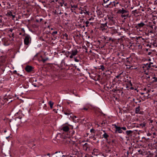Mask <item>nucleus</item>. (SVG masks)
Masks as SVG:
<instances>
[{"mask_svg": "<svg viewBox=\"0 0 157 157\" xmlns=\"http://www.w3.org/2000/svg\"><path fill=\"white\" fill-rule=\"evenodd\" d=\"M117 13L121 14V17L122 18H124V19H125L126 17H128V11L127 10H124V8L119 10L117 11Z\"/></svg>", "mask_w": 157, "mask_h": 157, "instance_id": "1", "label": "nucleus"}, {"mask_svg": "<svg viewBox=\"0 0 157 157\" xmlns=\"http://www.w3.org/2000/svg\"><path fill=\"white\" fill-rule=\"evenodd\" d=\"M108 26H107V22H106L104 24H101L100 29V30L102 31H104L105 30H106Z\"/></svg>", "mask_w": 157, "mask_h": 157, "instance_id": "2", "label": "nucleus"}, {"mask_svg": "<svg viewBox=\"0 0 157 157\" xmlns=\"http://www.w3.org/2000/svg\"><path fill=\"white\" fill-rule=\"evenodd\" d=\"M115 128L116 129L114 132L115 133H117V132L119 133H121L123 132L122 130H121V128L120 127L117 126L116 124H114Z\"/></svg>", "mask_w": 157, "mask_h": 157, "instance_id": "3", "label": "nucleus"}, {"mask_svg": "<svg viewBox=\"0 0 157 157\" xmlns=\"http://www.w3.org/2000/svg\"><path fill=\"white\" fill-rule=\"evenodd\" d=\"M31 39L29 36L28 35L26 36L24 40L25 44L26 45H28Z\"/></svg>", "mask_w": 157, "mask_h": 157, "instance_id": "4", "label": "nucleus"}, {"mask_svg": "<svg viewBox=\"0 0 157 157\" xmlns=\"http://www.w3.org/2000/svg\"><path fill=\"white\" fill-rule=\"evenodd\" d=\"M83 149L87 152L89 151H90V146L87 143H85L83 146Z\"/></svg>", "mask_w": 157, "mask_h": 157, "instance_id": "5", "label": "nucleus"}, {"mask_svg": "<svg viewBox=\"0 0 157 157\" xmlns=\"http://www.w3.org/2000/svg\"><path fill=\"white\" fill-rule=\"evenodd\" d=\"M33 69V67L30 66H27L25 68V70L28 72H31L32 71Z\"/></svg>", "mask_w": 157, "mask_h": 157, "instance_id": "6", "label": "nucleus"}, {"mask_svg": "<svg viewBox=\"0 0 157 157\" xmlns=\"http://www.w3.org/2000/svg\"><path fill=\"white\" fill-rule=\"evenodd\" d=\"M145 25V24L143 22H141L140 23H139L136 26V27L137 28H140Z\"/></svg>", "mask_w": 157, "mask_h": 157, "instance_id": "7", "label": "nucleus"}, {"mask_svg": "<svg viewBox=\"0 0 157 157\" xmlns=\"http://www.w3.org/2000/svg\"><path fill=\"white\" fill-rule=\"evenodd\" d=\"M151 64H153V63L151 62H150L149 64L146 63L145 65V66L146 67H147V69L151 67H155V66L154 65H151Z\"/></svg>", "mask_w": 157, "mask_h": 157, "instance_id": "8", "label": "nucleus"}, {"mask_svg": "<svg viewBox=\"0 0 157 157\" xmlns=\"http://www.w3.org/2000/svg\"><path fill=\"white\" fill-rule=\"evenodd\" d=\"M62 129L64 131L67 132L69 131V128L68 126H65L63 127Z\"/></svg>", "mask_w": 157, "mask_h": 157, "instance_id": "9", "label": "nucleus"}, {"mask_svg": "<svg viewBox=\"0 0 157 157\" xmlns=\"http://www.w3.org/2000/svg\"><path fill=\"white\" fill-rule=\"evenodd\" d=\"M78 51L77 49H75V50H72L71 51V54H72V55H73L74 56H75L77 55Z\"/></svg>", "mask_w": 157, "mask_h": 157, "instance_id": "10", "label": "nucleus"}, {"mask_svg": "<svg viewBox=\"0 0 157 157\" xmlns=\"http://www.w3.org/2000/svg\"><path fill=\"white\" fill-rule=\"evenodd\" d=\"M140 106H138V107L136 108L135 109V113L136 114H141V113L140 112Z\"/></svg>", "mask_w": 157, "mask_h": 157, "instance_id": "11", "label": "nucleus"}, {"mask_svg": "<svg viewBox=\"0 0 157 157\" xmlns=\"http://www.w3.org/2000/svg\"><path fill=\"white\" fill-rule=\"evenodd\" d=\"M62 111L63 112L64 114H65V115H70V114H71V113H72L71 112V111L70 110H68L66 112H65V111H63V109Z\"/></svg>", "mask_w": 157, "mask_h": 157, "instance_id": "12", "label": "nucleus"}, {"mask_svg": "<svg viewBox=\"0 0 157 157\" xmlns=\"http://www.w3.org/2000/svg\"><path fill=\"white\" fill-rule=\"evenodd\" d=\"M103 132H105L104 134L103 135V137L105 139H107L108 137L109 136L107 134V133L105 132V131H103Z\"/></svg>", "mask_w": 157, "mask_h": 157, "instance_id": "13", "label": "nucleus"}, {"mask_svg": "<svg viewBox=\"0 0 157 157\" xmlns=\"http://www.w3.org/2000/svg\"><path fill=\"white\" fill-rule=\"evenodd\" d=\"M55 153L56 154L58 153L57 155L56 156L57 157H61L62 155V152H60V151H59L58 152L57 151H56L55 152Z\"/></svg>", "mask_w": 157, "mask_h": 157, "instance_id": "14", "label": "nucleus"}, {"mask_svg": "<svg viewBox=\"0 0 157 157\" xmlns=\"http://www.w3.org/2000/svg\"><path fill=\"white\" fill-rule=\"evenodd\" d=\"M146 124V123L144 122L143 123L140 124L139 125L140 126L141 128H143L144 127Z\"/></svg>", "mask_w": 157, "mask_h": 157, "instance_id": "15", "label": "nucleus"}, {"mask_svg": "<svg viewBox=\"0 0 157 157\" xmlns=\"http://www.w3.org/2000/svg\"><path fill=\"white\" fill-rule=\"evenodd\" d=\"M133 132L131 130L127 131L126 132V133L127 135L129 136L130 134H132Z\"/></svg>", "mask_w": 157, "mask_h": 157, "instance_id": "16", "label": "nucleus"}, {"mask_svg": "<svg viewBox=\"0 0 157 157\" xmlns=\"http://www.w3.org/2000/svg\"><path fill=\"white\" fill-rule=\"evenodd\" d=\"M103 1L105 3H108V5L107 6L110 5L112 3L111 2H109V0H103Z\"/></svg>", "mask_w": 157, "mask_h": 157, "instance_id": "17", "label": "nucleus"}, {"mask_svg": "<svg viewBox=\"0 0 157 157\" xmlns=\"http://www.w3.org/2000/svg\"><path fill=\"white\" fill-rule=\"evenodd\" d=\"M33 140L30 141L28 142V144L29 147H31V144H33Z\"/></svg>", "mask_w": 157, "mask_h": 157, "instance_id": "18", "label": "nucleus"}, {"mask_svg": "<svg viewBox=\"0 0 157 157\" xmlns=\"http://www.w3.org/2000/svg\"><path fill=\"white\" fill-rule=\"evenodd\" d=\"M49 104L50 105V108L52 109V108L53 105L54 104V103L51 101H50L49 102Z\"/></svg>", "mask_w": 157, "mask_h": 157, "instance_id": "19", "label": "nucleus"}, {"mask_svg": "<svg viewBox=\"0 0 157 157\" xmlns=\"http://www.w3.org/2000/svg\"><path fill=\"white\" fill-rule=\"evenodd\" d=\"M6 15L7 16H11V15H12V12L11 11H8L7 12Z\"/></svg>", "mask_w": 157, "mask_h": 157, "instance_id": "20", "label": "nucleus"}, {"mask_svg": "<svg viewBox=\"0 0 157 157\" xmlns=\"http://www.w3.org/2000/svg\"><path fill=\"white\" fill-rule=\"evenodd\" d=\"M48 60V58H46L45 59H44L42 58L41 61L43 62V63H44L46 61Z\"/></svg>", "mask_w": 157, "mask_h": 157, "instance_id": "21", "label": "nucleus"}, {"mask_svg": "<svg viewBox=\"0 0 157 157\" xmlns=\"http://www.w3.org/2000/svg\"><path fill=\"white\" fill-rule=\"evenodd\" d=\"M105 69V68L103 65H101L100 66V68H99V69H101L102 71H103Z\"/></svg>", "mask_w": 157, "mask_h": 157, "instance_id": "22", "label": "nucleus"}, {"mask_svg": "<svg viewBox=\"0 0 157 157\" xmlns=\"http://www.w3.org/2000/svg\"><path fill=\"white\" fill-rule=\"evenodd\" d=\"M64 36H65L66 38V39L67 40L68 39V35L67 33H65L63 34Z\"/></svg>", "mask_w": 157, "mask_h": 157, "instance_id": "23", "label": "nucleus"}, {"mask_svg": "<svg viewBox=\"0 0 157 157\" xmlns=\"http://www.w3.org/2000/svg\"><path fill=\"white\" fill-rule=\"evenodd\" d=\"M108 19H109L110 21L113 22V17H108Z\"/></svg>", "mask_w": 157, "mask_h": 157, "instance_id": "24", "label": "nucleus"}, {"mask_svg": "<svg viewBox=\"0 0 157 157\" xmlns=\"http://www.w3.org/2000/svg\"><path fill=\"white\" fill-rule=\"evenodd\" d=\"M113 2L114 3V6H116L117 5L119 4V2H116L115 1H114Z\"/></svg>", "mask_w": 157, "mask_h": 157, "instance_id": "25", "label": "nucleus"}, {"mask_svg": "<svg viewBox=\"0 0 157 157\" xmlns=\"http://www.w3.org/2000/svg\"><path fill=\"white\" fill-rule=\"evenodd\" d=\"M135 13H136V14L137 13L136 10H133L132 11V14H134V15H135Z\"/></svg>", "mask_w": 157, "mask_h": 157, "instance_id": "26", "label": "nucleus"}, {"mask_svg": "<svg viewBox=\"0 0 157 157\" xmlns=\"http://www.w3.org/2000/svg\"><path fill=\"white\" fill-rule=\"evenodd\" d=\"M71 7L72 8H77V6L76 5H71Z\"/></svg>", "mask_w": 157, "mask_h": 157, "instance_id": "27", "label": "nucleus"}, {"mask_svg": "<svg viewBox=\"0 0 157 157\" xmlns=\"http://www.w3.org/2000/svg\"><path fill=\"white\" fill-rule=\"evenodd\" d=\"M63 53H64V52H65V55L67 57H68L69 56V54H68L67 53V52H65V51H63L62 52Z\"/></svg>", "mask_w": 157, "mask_h": 157, "instance_id": "28", "label": "nucleus"}, {"mask_svg": "<svg viewBox=\"0 0 157 157\" xmlns=\"http://www.w3.org/2000/svg\"><path fill=\"white\" fill-rule=\"evenodd\" d=\"M57 33V31H55L53 32L52 33V36H54L55 34H56Z\"/></svg>", "mask_w": 157, "mask_h": 157, "instance_id": "29", "label": "nucleus"}, {"mask_svg": "<svg viewBox=\"0 0 157 157\" xmlns=\"http://www.w3.org/2000/svg\"><path fill=\"white\" fill-rule=\"evenodd\" d=\"M90 132L91 133H95V130L94 129L92 128V129H91L90 130Z\"/></svg>", "mask_w": 157, "mask_h": 157, "instance_id": "30", "label": "nucleus"}, {"mask_svg": "<svg viewBox=\"0 0 157 157\" xmlns=\"http://www.w3.org/2000/svg\"><path fill=\"white\" fill-rule=\"evenodd\" d=\"M75 61L76 62H78L79 60L77 59L76 57H74Z\"/></svg>", "mask_w": 157, "mask_h": 157, "instance_id": "31", "label": "nucleus"}, {"mask_svg": "<svg viewBox=\"0 0 157 157\" xmlns=\"http://www.w3.org/2000/svg\"><path fill=\"white\" fill-rule=\"evenodd\" d=\"M106 122L105 121H102V122L101 123V124L102 125V126H103L104 124H105L106 123Z\"/></svg>", "mask_w": 157, "mask_h": 157, "instance_id": "32", "label": "nucleus"}, {"mask_svg": "<svg viewBox=\"0 0 157 157\" xmlns=\"http://www.w3.org/2000/svg\"><path fill=\"white\" fill-rule=\"evenodd\" d=\"M64 3V1H63V2H60L59 4H60L61 6H63Z\"/></svg>", "mask_w": 157, "mask_h": 157, "instance_id": "33", "label": "nucleus"}, {"mask_svg": "<svg viewBox=\"0 0 157 157\" xmlns=\"http://www.w3.org/2000/svg\"><path fill=\"white\" fill-rule=\"evenodd\" d=\"M153 79H154V81L157 82V78L156 77H154L153 78Z\"/></svg>", "mask_w": 157, "mask_h": 157, "instance_id": "34", "label": "nucleus"}, {"mask_svg": "<svg viewBox=\"0 0 157 157\" xmlns=\"http://www.w3.org/2000/svg\"><path fill=\"white\" fill-rule=\"evenodd\" d=\"M89 23V21H86V27H87L88 26V24Z\"/></svg>", "mask_w": 157, "mask_h": 157, "instance_id": "35", "label": "nucleus"}, {"mask_svg": "<svg viewBox=\"0 0 157 157\" xmlns=\"http://www.w3.org/2000/svg\"><path fill=\"white\" fill-rule=\"evenodd\" d=\"M14 33H13L11 35V36H10V35L9 36L10 37H12L13 38H14Z\"/></svg>", "mask_w": 157, "mask_h": 157, "instance_id": "36", "label": "nucleus"}, {"mask_svg": "<svg viewBox=\"0 0 157 157\" xmlns=\"http://www.w3.org/2000/svg\"><path fill=\"white\" fill-rule=\"evenodd\" d=\"M121 129H123L124 130H125L126 129V128L125 127H122L121 128Z\"/></svg>", "mask_w": 157, "mask_h": 157, "instance_id": "37", "label": "nucleus"}, {"mask_svg": "<svg viewBox=\"0 0 157 157\" xmlns=\"http://www.w3.org/2000/svg\"><path fill=\"white\" fill-rule=\"evenodd\" d=\"M109 40H112V41H114V40L113 39H112V38H111V37H109Z\"/></svg>", "mask_w": 157, "mask_h": 157, "instance_id": "38", "label": "nucleus"}, {"mask_svg": "<svg viewBox=\"0 0 157 157\" xmlns=\"http://www.w3.org/2000/svg\"><path fill=\"white\" fill-rule=\"evenodd\" d=\"M73 56H74L73 55H72V54H71V56H70V58H71V59L73 58Z\"/></svg>", "mask_w": 157, "mask_h": 157, "instance_id": "39", "label": "nucleus"}, {"mask_svg": "<svg viewBox=\"0 0 157 157\" xmlns=\"http://www.w3.org/2000/svg\"><path fill=\"white\" fill-rule=\"evenodd\" d=\"M129 83L131 86H132V85L131 81H129Z\"/></svg>", "mask_w": 157, "mask_h": 157, "instance_id": "40", "label": "nucleus"}, {"mask_svg": "<svg viewBox=\"0 0 157 157\" xmlns=\"http://www.w3.org/2000/svg\"><path fill=\"white\" fill-rule=\"evenodd\" d=\"M147 46L149 47L150 48H151V45H150L149 44H147Z\"/></svg>", "mask_w": 157, "mask_h": 157, "instance_id": "41", "label": "nucleus"}, {"mask_svg": "<svg viewBox=\"0 0 157 157\" xmlns=\"http://www.w3.org/2000/svg\"><path fill=\"white\" fill-rule=\"evenodd\" d=\"M121 74V73L119 75H117V76H116V78H118L120 76V75Z\"/></svg>", "mask_w": 157, "mask_h": 157, "instance_id": "42", "label": "nucleus"}, {"mask_svg": "<svg viewBox=\"0 0 157 157\" xmlns=\"http://www.w3.org/2000/svg\"><path fill=\"white\" fill-rule=\"evenodd\" d=\"M66 52H67V53L68 54H71V52H69L68 51H67Z\"/></svg>", "mask_w": 157, "mask_h": 157, "instance_id": "43", "label": "nucleus"}, {"mask_svg": "<svg viewBox=\"0 0 157 157\" xmlns=\"http://www.w3.org/2000/svg\"><path fill=\"white\" fill-rule=\"evenodd\" d=\"M84 110H88V109L86 108H84L83 109Z\"/></svg>", "mask_w": 157, "mask_h": 157, "instance_id": "44", "label": "nucleus"}, {"mask_svg": "<svg viewBox=\"0 0 157 157\" xmlns=\"http://www.w3.org/2000/svg\"><path fill=\"white\" fill-rule=\"evenodd\" d=\"M151 52H148V55H151Z\"/></svg>", "mask_w": 157, "mask_h": 157, "instance_id": "45", "label": "nucleus"}, {"mask_svg": "<svg viewBox=\"0 0 157 157\" xmlns=\"http://www.w3.org/2000/svg\"><path fill=\"white\" fill-rule=\"evenodd\" d=\"M11 16H12L13 17V18H14L15 17V15H13V14L12 15H11Z\"/></svg>", "mask_w": 157, "mask_h": 157, "instance_id": "46", "label": "nucleus"}, {"mask_svg": "<svg viewBox=\"0 0 157 157\" xmlns=\"http://www.w3.org/2000/svg\"><path fill=\"white\" fill-rule=\"evenodd\" d=\"M150 92V90H148L147 91V94L148 93Z\"/></svg>", "mask_w": 157, "mask_h": 157, "instance_id": "47", "label": "nucleus"}, {"mask_svg": "<svg viewBox=\"0 0 157 157\" xmlns=\"http://www.w3.org/2000/svg\"><path fill=\"white\" fill-rule=\"evenodd\" d=\"M13 73H17V71H16L15 70L14 71H13Z\"/></svg>", "mask_w": 157, "mask_h": 157, "instance_id": "48", "label": "nucleus"}, {"mask_svg": "<svg viewBox=\"0 0 157 157\" xmlns=\"http://www.w3.org/2000/svg\"><path fill=\"white\" fill-rule=\"evenodd\" d=\"M10 31L11 32H12L13 31V29H10Z\"/></svg>", "mask_w": 157, "mask_h": 157, "instance_id": "49", "label": "nucleus"}, {"mask_svg": "<svg viewBox=\"0 0 157 157\" xmlns=\"http://www.w3.org/2000/svg\"><path fill=\"white\" fill-rule=\"evenodd\" d=\"M140 94H141V95H143V94H144V93H141Z\"/></svg>", "mask_w": 157, "mask_h": 157, "instance_id": "50", "label": "nucleus"}, {"mask_svg": "<svg viewBox=\"0 0 157 157\" xmlns=\"http://www.w3.org/2000/svg\"><path fill=\"white\" fill-rule=\"evenodd\" d=\"M97 150V149H94V151H96V150Z\"/></svg>", "mask_w": 157, "mask_h": 157, "instance_id": "51", "label": "nucleus"}, {"mask_svg": "<svg viewBox=\"0 0 157 157\" xmlns=\"http://www.w3.org/2000/svg\"><path fill=\"white\" fill-rule=\"evenodd\" d=\"M144 90H146V88H144Z\"/></svg>", "mask_w": 157, "mask_h": 157, "instance_id": "52", "label": "nucleus"}, {"mask_svg": "<svg viewBox=\"0 0 157 157\" xmlns=\"http://www.w3.org/2000/svg\"><path fill=\"white\" fill-rule=\"evenodd\" d=\"M147 78H150V77L149 76H147Z\"/></svg>", "mask_w": 157, "mask_h": 157, "instance_id": "53", "label": "nucleus"}, {"mask_svg": "<svg viewBox=\"0 0 157 157\" xmlns=\"http://www.w3.org/2000/svg\"><path fill=\"white\" fill-rule=\"evenodd\" d=\"M155 42H154V43H153V45H155Z\"/></svg>", "mask_w": 157, "mask_h": 157, "instance_id": "54", "label": "nucleus"}, {"mask_svg": "<svg viewBox=\"0 0 157 157\" xmlns=\"http://www.w3.org/2000/svg\"><path fill=\"white\" fill-rule=\"evenodd\" d=\"M67 4H66H66H64V6H67Z\"/></svg>", "mask_w": 157, "mask_h": 157, "instance_id": "55", "label": "nucleus"}, {"mask_svg": "<svg viewBox=\"0 0 157 157\" xmlns=\"http://www.w3.org/2000/svg\"><path fill=\"white\" fill-rule=\"evenodd\" d=\"M55 1L56 2H57L58 1V0H55Z\"/></svg>", "mask_w": 157, "mask_h": 157, "instance_id": "56", "label": "nucleus"}, {"mask_svg": "<svg viewBox=\"0 0 157 157\" xmlns=\"http://www.w3.org/2000/svg\"><path fill=\"white\" fill-rule=\"evenodd\" d=\"M47 155H50V154H49V153H48V154H47Z\"/></svg>", "mask_w": 157, "mask_h": 157, "instance_id": "57", "label": "nucleus"}, {"mask_svg": "<svg viewBox=\"0 0 157 157\" xmlns=\"http://www.w3.org/2000/svg\"><path fill=\"white\" fill-rule=\"evenodd\" d=\"M141 101V100H140V101H138V102H140Z\"/></svg>", "mask_w": 157, "mask_h": 157, "instance_id": "58", "label": "nucleus"}, {"mask_svg": "<svg viewBox=\"0 0 157 157\" xmlns=\"http://www.w3.org/2000/svg\"><path fill=\"white\" fill-rule=\"evenodd\" d=\"M91 18H90L89 19V21H90V20H91Z\"/></svg>", "mask_w": 157, "mask_h": 157, "instance_id": "59", "label": "nucleus"}, {"mask_svg": "<svg viewBox=\"0 0 157 157\" xmlns=\"http://www.w3.org/2000/svg\"><path fill=\"white\" fill-rule=\"evenodd\" d=\"M134 100H135V99H133V101H134Z\"/></svg>", "mask_w": 157, "mask_h": 157, "instance_id": "60", "label": "nucleus"}, {"mask_svg": "<svg viewBox=\"0 0 157 157\" xmlns=\"http://www.w3.org/2000/svg\"><path fill=\"white\" fill-rule=\"evenodd\" d=\"M51 30H53V28H52L51 29Z\"/></svg>", "mask_w": 157, "mask_h": 157, "instance_id": "61", "label": "nucleus"}, {"mask_svg": "<svg viewBox=\"0 0 157 157\" xmlns=\"http://www.w3.org/2000/svg\"><path fill=\"white\" fill-rule=\"evenodd\" d=\"M74 117H75V118H76V116H74Z\"/></svg>", "mask_w": 157, "mask_h": 157, "instance_id": "62", "label": "nucleus"}, {"mask_svg": "<svg viewBox=\"0 0 157 157\" xmlns=\"http://www.w3.org/2000/svg\"><path fill=\"white\" fill-rule=\"evenodd\" d=\"M135 103L136 104H137V101Z\"/></svg>", "mask_w": 157, "mask_h": 157, "instance_id": "63", "label": "nucleus"}, {"mask_svg": "<svg viewBox=\"0 0 157 157\" xmlns=\"http://www.w3.org/2000/svg\"><path fill=\"white\" fill-rule=\"evenodd\" d=\"M95 139H96V138H94L93 139V140H94Z\"/></svg>", "mask_w": 157, "mask_h": 157, "instance_id": "64", "label": "nucleus"}]
</instances>
